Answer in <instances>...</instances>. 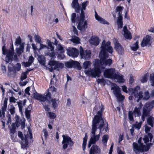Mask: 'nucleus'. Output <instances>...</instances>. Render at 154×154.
<instances>
[{"instance_id":"1","label":"nucleus","mask_w":154,"mask_h":154,"mask_svg":"<svg viewBox=\"0 0 154 154\" xmlns=\"http://www.w3.org/2000/svg\"><path fill=\"white\" fill-rule=\"evenodd\" d=\"M100 109L98 111L96 115L94 116L93 120L92 130L91 133L92 134L88 146L89 148L92 144H94L97 141L100 137V134L95 135L96 131L97 130V126L99 125L98 128L100 130V133L101 129L104 125L103 119L102 117V114L104 109V106L102 104L100 106V105H96L94 108V109L97 111L98 109Z\"/></svg>"},{"instance_id":"2","label":"nucleus","mask_w":154,"mask_h":154,"mask_svg":"<svg viewBox=\"0 0 154 154\" xmlns=\"http://www.w3.org/2000/svg\"><path fill=\"white\" fill-rule=\"evenodd\" d=\"M111 44V42L109 41L106 42L104 40L102 42L99 56L102 62L103 65L109 66L112 63V59H107L109 57V53L112 54L113 52V48Z\"/></svg>"},{"instance_id":"3","label":"nucleus","mask_w":154,"mask_h":154,"mask_svg":"<svg viewBox=\"0 0 154 154\" xmlns=\"http://www.w3.org/2000/svg\"><path fill=\"white\" fill-rule=\"evenodd\" d=\"M88 2L86 1L82 4V8H80L81 13L79 17H78L79 23L77 26L78 29L80 30H85L87 27V22L85 21V16L84 11L86 9Z\"/></svg>"},{"instance_id":"4","label":"nucleus","mask_w":154,"mask_h":154,"mask_svg":"<svg viewBox=\"0 0 154 154\" xmlns=\"http://www.w3.org/2000/svg\"><path fill=\"white\" fill-rule=\"evenodd\" d=\"M2 54L4 55H6L5 57V61L7 63L12 62L13 60L17 61L18 58L16 54H15L14 46L12 44L11 46L10 49L8 50L5 46V44L2 46Z\"/></svg>"},{"instance_id":"5","label":"nucleus","mask_w":154,"mask_h":154,"mask_svg":"<svg viewBox=\"0 0 154 154\" xmlns=\"http://www.w3.org/2000/svg\"><path fill=\"white\" fill-rule=\"evenodd\" d=\"M140 87L139 86H137L134 89L130 88L128 89L129 92L131 96H129V100H131L134 98L138 102L140 100H141L143 97V93L141 91L138 92V91L140 89Z\"/></svg>"},{"instance_id":"6","label":"nucleus","mask_w":154,"mask_h":154,"mask_svg":"<svg viewBox=\"0 0 154 154\" xmlns=\"http://www.w3.org/2000/svg\"><path fill=\"white\" fill-rule=\"evenodd\" d=\"M152 145V143H148L146 146L143 145H139L137 143L133 142V151L136 154H138L140 152L148 151L150 146Z\"/></svg>"},{"instance_id":"7","label":"nucleus","mask_w":154,"mask_h":154,"mask_svg":"<svg viewBox=\"0 0 154 154\" xmlns=\"http://www.w3.org/2000/svg\"><path fill=\"white\" fill-rule=\"evenodd\" d=\"M154 107V100L147 103L143 108L142 119L143 121L145 120V117L149 116L151 110Z\"/></svg>"},{"instance_id":"8","label":"nucleus","mask_w":154,"mask_h":154,"mask_svg":"<svg viewBox=\"0 0 154 154\" xmlns=\"http://www.w3.org/2000/svg\"><path fill=\"white\" fill-rule=\"evenodd\" d=\"M111 90H113V93L116 97L119 102H122L125 99V97L121 94V91L119 88L115 83H112L111 85Z\"/></svg>"},{"instance_id":"9","label":"nucleus","mask_w":154,"mask_h":154,"mask_svg":"<svg viewBox=\"0 0 154 154\" xmlns=\"http://www.w3.org/2000/svg\"><path fill=\"white\" fill-rule=\"evenodd\" d=\"M85 74L88 76L95 78L96 77H99L101 75V71L100 68H93L88 70L85 69L84 71Z\"/></svg>"},{"instance_id":"10","label":"nucleus","mask_w":154,"mask_h":154,"mask_svg":"<svg viewBox=\"0 0 154 154\" xmlns=\"http://www.w3.org/2000/svg\"><path fill=\"white\" fill-rule=\"evenodd\" d=\"M62 137V144L63 149H66L68 147H70L73 146L74 142L70 137L67 135H63Z\"/></svg>"},{"instance_id":"11","label":"nucleus","mask_w":154,"mask_h":154,"mask_svg":"<svg viewBox=\"0 0 154 154\" xmlns=\"http://www.w3.org/2000/svg\"><path fill=\"white\" fill-rule=\"evenodd\" d=\"M123 9V7L121 6H117L116 8V10L118 12V17L117 20L118 27L119 29L122 28L123 26V18L122 15V12Z\"/></svg>"},{"instance_id":"12","label":"nucleus","mask_w":154,"mask_h":154,"mask_svg":"<svg viewBox=\"0 0 154 154\" xmlns=\"http://www.w3.org/2000/svg\"><path fill=\"white\" fill-rule=\"evenodd\" d=\"M117 72L114 68H110L105 70L104 75L106 78L113 79L115 77Z\"/></svg>"},{"instance_id":"13","label":"nucleus","mask_w":154,"mask_h":154,"mask_svg":"<svg viewBox=\"0 0 154 154\" xmlns=\"http://www.w3.org/2000/svg\"><path fill=\"white\" fill-rule=\"evenodd\" d=\"M28 134L25 135V139L23 141V142L21 143V148L23 149H26V148L28 147V139L29 138L30 139H31L32 137V131L29 129H28Z\"/></svg>"},{"instance_id":"14","label":"nucleus","mask_w":154,"mask_h":154,"mask_svg":"<svg viewBox=\"0 0 154 154\" xmlns=\"http://www.w3.org/2000/svg\"><path fill=\"white\" fill-rule=\"evenodd\" d=\"M80 54L82 58L84 59L85 60H88L91 58V51L88 49L84 51L81 46Z\"/></svg>"},{"instance_id":"15","label":"nucleus","mask_w":154,"mask_h":154,"mask_svg":"<svg viewBox=\"0 0 154 154\" xmlns=\"http://www.w3.org/2000/svg\"><path fill=\"white\" fill-rule=\"evenodd\" d=\"M65 64L66 67H82L79 62L71 59L68 61L65 62Z\"/></svg>"},{"instance_id":"16","label":"nucleus","mask_w":154,"mask_h":154,"mask_svg":"<svg viewBox=\"0 0 154 154\" xmlns=\"http://www.w3.org/2000/svg\"><path fill=\"white\" fill-rule=\"evenodd\" d=\"M114 48L118 54L120 55H122L124 54V50L123 47L119 43L118 40H116L114 43Z\"/></svg>"},{"instance_id":"17","label":"nucleus","mask_w":154,"mask_h":154,"mask_svg":"<svg viewBox=\"0 0 154 154\" xmlns=\"http://www.w3.org/2000/svg\"><path fill=\"white\" fill-rule=\"evenodd\" d=\"M67 53L70 57H76L79 54V51L77 48H73L70 49H67Z\"/></svg>"},{"instance_id":"18","label":"nucleus","mask_w":154,"mask_h":154,"mask_svg":"<svg viewBox=\"0 0 154 154\" xmlns=\"http://www.w3.org/2000/svg\"><path fill=\"white\" fill-rule=\"evenodd\" d=\"M48 65L51 67H64V64L62 63H60L58 61L50 60L48 62Z\"/></svg>"},{"instance_id":"19","label":"nucleus","mask_w":154,"mask_h":154,"mask_svg":"<svg viewBox=\"0 0 154 154\" xmlns=\"http://www.w3.org/2000/svg\"><path fill=\"white\" fill-rule=\"evenodd\" d=\"M151 36L148 35H146L144 37L141 43V46L142 47H144L148 45L149 46L151 45V43L150 40L151 38Z\"/></svg>"},{"instance_id":"20","label":"nucleus","mask_w":154,"mask_h":154,"mask_svg":"<svg viewBox=\"0 0 154 154\" xmlns=\"http://www.w3.org/2000/svg\"><path fill=\"white\" fill-rule=\"evenodd\" d=\"M143 105L141 102H140L138 105L136 107L133 111V113L134 116H136L139 117L141 115L140 110L142 108Z\"/></svg>"},{"instance_id":"21","label":"nucleus","mask_w":154,"mask_h":154,"mask_svg":"<svg viewBox=\"0 0 154 154\" xmlns=\"http://www.w3.org/2000/svg\"><path fill=\"white\" fill-rule=\"evenodd\" d=\"M100 150L99 147L96 145H93L91 148L89 154H99Z\"/></svg>"},{"instance_id":"22","label":"nucleus","mask_w":154,"mask_h":154,"mask_svg":"<svg viewBox=\"0 0 154 154\" xmlns=\"http://www.w3.org/2000/svg\"><path fill=\"white\" fill-rule=\"evenodd\" d=\"M33 97L36 99L40 100L42 104L45 101V96L36 92L33 94Z\"/></svg>"},{"instance_id":"23","label":"nucleus","mask_w":154,"mask_h":154,"mask_svg":"<svg viewBox=\"0 0 154 154\" xmlns=\"http://www.w3.org/2000/svg\"><path fill=\"white\" fill-rule=\"evenodd\" d=\"M25 119H23V120L17 118L16 119V125L17 127L19 126L20 125H21V128L22 129H23L25 128Z\"/></svg>"},{"instance_id":"24","label":"nucleus","mask_w":154,"mask_h":154,"mask_svg":"<svg viewBox=\"0 0 154 154\" xmlns=\"http://www.w3.org/2000/svg\"><path fill=\"white\" fill-rule=\"evenodd\" d=\"M94 67H103V63L101 59L99 60L98 59H95L93 62Z\"/></svg>"},{"instance_id":"25","label":"nucleus","mask_w":154,"mask_h":154,"mask_svg":"<svg viewBox=\"0 0 154 154\" xmlns=\"http://www.w3.org/2000/svg\"><path fill=\"white\" fill-rule=\"evenodd\" d=\"M95 17L96 20L100 23L103 24H109V23L104 19L102 18L100 16H99L96 11H95Z\"/></svg>"},{"instance_id":"26","label":"nucleus","mask_w":154,"mask_h":154,"mask_svg":"<svg viewBox=\"0 0 154 154\" xmlns=\"http://www.w3.org/2000/svg\"><path fill=\"white\" fill-rule=\"evenodd\" d=\"M89 42L91 45H97L99 43V41L98 37L96 36L92 37L91 38Z\"/></svg>"},{"instance_id":"27","label":"nucleus","mask_w":154,"mask_h":154,"mask_svg":"<svg viewBox=\"0 0 154 154\" xmlns=\"http://www.w3.org/2000/svg\"><path fill=\"white\" fill-rule=\"evenodd\" d=\"M115 77L113 79H117V81L119 83H123L124 82V79L123 78V76L122 75L120 74L118 72H117Z\"/></svg>"},{"instance_id":"28","label":"nucleus","mask_w":154,"mask_h":154,"mask_svg":"<svg viewBox=\"0 0 154 154\" xmlns=\"http://www.w3.org/2000/svg\"><path fill=\"white\" fill-rule=\"evenodd\" d=\"M45 54V56H48L50 57L53 58H55V53L54 52V50H48L46 51Z\"/></svg>"},{"instance_id":"29","label":"nucleus","mask_w":154,"mask_h":154,"mask_svg":"<svg viewBox=\"0 0 154 154\" xmlns=\"http://www.w3.org/2000/svg\"><path fill=\"white\" fill-rule=\"evenodd\" d=\"M152 138V135L151 133H149L147 135H145L144 137L143 140L145 143H146L149 141H149L151 142Z\"/></svg>"},{"instance_id":"30","label":"nucleus","mask_w":154,"mask_h":154,"mask_svg":"<svg viewBox=\"0 0 154 154\" xmlns=\"http://www.w3.org/2000/svg\"><path fill=\"white\" fill-rule=\"evenodd\" d=\"M21 68H8V75L14 74L17 72L19 71Z\"/></svg>"},{"instance_id":"31","label":"nucleus","mask_w":154,"mask_h":154,"mask_svg":"<svg viewBox=\"0 0 154 154\" xmlns=\"http://www.w3.org/2000/svg\"><path fill=\"white\" fill-rule=\"evenodd\" d=\"M33 69H28L25 72H23L21 75V76L20 78V80L21 81H23V80L26 79L27 77V75L29 74V72L30 71L33 70Z\"/></svg>"},{"instance_id":"32","label":"nucleus","mask_w":154,"mask_h":154,"mask_svg":"<svg viewBox=\"0 0 154 154\" xmlns=\"http://www.w3.org/2000/svg\"><path fill=\"white\" fill-rule=\"evenodd\" d=\"M8 110L11 115H13L15 113V108L12 104H9L8 106Z\"/></svg>"},{"instance_id":"33","label":"nucleus","mask_w":154,"mask_h":154,"mask_svg":"<svg viewBox=\"0 0 154 154\" xmlns=\"http://www.w3.org/2000/svg\"><path fill=\"white\" fill-rule=\"evenodd\" d=\"M24 45H20V47L17 48L16 49V51L17 54L19 56H20L24 51Z\"/></svg>"},{"instance_id":"34","label":"nucleus","mask_w":154,"mask_h":154,"mask_svg":"<svg viewBox=\"0 0 154 154\" xmlns=\"http://www.w3.org/2000/svg\"><path fill=\"white\" fill-rule=\"evenodd\" d=\"M71 21L73 23H75L76 21H78V23H79V20L78 17H76V14L75 13H73L71 16Z\"/></svg>"},{"instance_id":"35","label":"nucleus","mask_w":154,"mask_h":154,"mask_svg":"<svg viewBox=\"0 0 154 154\" xmlns=\"http://www.w3.org/2000/svg\"><path fill=\"white\" fill-rule=\"evenodd\" d=\"M48 45L47 48L48 49H50L52 50H54V47L52 45L53 42H51L49 39H47Z\"/></svg>"},{"instance_id":"36","label":"nucleus","mask_w":154,"mask_h":154,"mask_svg":"<svg viewBox=\"0 0 154 154\" xmlns=\"http://www.w3.org/2000/svg\"><path fill=\"white\" fill-rule=\"evenodd\" d=\"M108 139L109 136L108 135H104L103 136L102 140L104 146H106V143Z\"/></svg>"},{"instance_id":"37","label":"nucleus","mask_w":154,"mask_h":154,"mask_svg":"<svg viewBox=\"0 0 154 154\" xmlns=\"http://www.w3.org/2000/svg\"><path fill=\"white\" fill-rule=\"evenodd\" d=\"M49 102L51 103L54 109H56L58 106V105L57 103V100L56 99H51L50 100V101Z\"/></svg>"},{"instance_id":"38","label":"nucleus","mask_w":154,"mask_h":154,"mask_svg":"<svg viewBox=\"0 0 154 154\" xmlns=\"http://www.w3.org/2000/svg\"><path fill=\"white\" fill-rule=\"evenodd\" d=\"M87 138L88 137L87 134H86L85 135V137L83 138V143H82V148L84 151L85 149Z\"/></svg>"},{"instance_id":"39","label":"nucleus","mask_w":154,"mask_h":154,"mask_svg":"<svg viewBox=\"0 0 154 154\" xmlns=\"http://www.w3.org/2000/svg\"><path fill=\"white\" fill-rule=\"evenodd\" d=\"M154 121V118L152 117H149L147 119V122L152 127H153V123Z\"/></svg>"},{"instance_id":"40","label":"nucleus","mask_w":154,"mask_h":154,"mask_svg":"<svg viewBox=\"0 0 154 154\" xmlns=\"http://www.w3.org/2000/svg\"><path fill=\"white\" fill-rule=\"evenodd\" d=\"M15 45L18 46L19 45H24L22 43L21 39L20 36H18L16 40L15 43Z\"/></svg>"},{"instance_id":"41","label":"nucleus","mask_w":154,"mask_h":154,"mask_svg":"<svg viewBox=\"0 0 154 154\" xmlns=\"http://www.w3.org/2000/svg\"><path fill=\"white\" fill-rule=\"evenodd\" d=\"M138 44V41H137L133 45V46L131 47V50L134 51H136L139 48Z\"/></svg>"},{"instance_id":"42","label":"nucleus","mask_w":154,"mask_h":154,"mask_svg":"<svg viewBox=\"0 0 154 154\" xmlns=\"http://www.w3.org/2000/svg\"><path fill=\"white\" fill-rule=\"evenodd\" d=\"M142 124V122H140L139 123L137 122H136L135 124L132 125V126L133 128L137 129L138 130H139L141 127Z\"/></svg>"},{"instance_id":"43","label":"nucleus","mask_w":154,"mask_h":154,"mask_svg":"<svg viewBox=\"0 0 154 154\" xmlns=\"http://www.w3.org/2000/svg\"><path fill=\"white\" fill-rule=\"evenodd\" d=\"M40 63L42 65H45V60L44 57L40 56L38 58Z\"/></svg>"},{"instance_id":"44","label":"nucleus","mask_w":154,"mask_h":154,"mask_svg":"<svg viewBox=\"0 0 154 154\" xmlns=\"http://www.w3.org/2000/svg\"><path fill=\"white\" fill-rule=\"evenodd\" d=\"M11 126L12 128L10 129V133L11 134L10 135L12 137V134H13L15 132L16 128L15 127V124L14 123L12 124Z\"/></svg>"},{"instance_id":"45","label":"nucleus","mask_w":154,"mask_h":154,"mask_svg":"<svg viewBox=\"0 0 154 154\" xmlns=\"http://www.w3.org/2000/svg\"><path fill=\"white\" fill-rule=\"evenodd\" d=\"M80 40L79 38L77 36H75L71 39L72 42L76 44H78L80 43Z\"/></svg>"},{"instance_id":"46","label":"nucleus","mask_w":154,"mask_h":154,"mask_svg":"<svg viewBox=\"0 0 154 154\" xmlns=\"http://www.w3.org/2000/svg\"><path fill=\"white\" fill-rule=\"evenodd\" d=\"M17 103L18 106L19 111L21 112V113L22 114L23 113L22 110L23 105L22 103V101L17 102Z\"/></svg>"},{"instance_id":"47","label":"nucleus","mask_w":154,"mask_h":154,"mask_svg":"<svg viewBox=\"0 0 154 154\" xmlns=\"http://www.w3.org/2000/svg\"><path fill=\"white\" fill-rule=\"evenodd\" d=\"M148 75L147 74H145L143 76L141 79H140V81L142 83H144L147 82V77Z\"/></svg>"},{"instance_id":"48","label":"nucleus","mask_w":154,"mask_h":154,"mask_svg":"<svg viewBox=\"0 0 154 154\" xmlns=\"http://www.w3.org/2000/svg\"><path fill=\"white\" fill-rule=\"evenodd\" d=\"M45 101L46 102L49 101H50V100L51 98V94L50 93L48 92V93L46 94L45 96Z\"/></svg>"},{"instance_id":"49","label":"nucleus","mask_w":154,"mask_h":154,"mask_svg":"<svg viewBox=\"0 0 154 154\" xmlns=\"http://www.w3.org/2000/svg\"><path fill=\"white\" fill-rule=\"evenodd\" d=\"M150 82L151 85L153 86H154V74L152 73L150 74Z\"/></svg>"},{"instance_id":"50","label":"nucleus","mask_w":154,"mask_h":154,"mask_svg":"<svg viewBox=\"0 0 154 154\" xmlns=\"http://www.w3.org/2000/svg\"><path fill=\"white\" fill-rule=\"evenodd\" d=\"M124 36L126 39H131L132 38L131 33L130 32L124 33Z\"/></svg>"},{"instance_id":"51","label":"nucleus","mask_w":154,"mask_h":154,"mask_svg":"<svg viewBox=\"0 0 154 154\" xmlns=\"http://www.w3.org/2000/svg\"><path fill=\"white\" fill-rule=\"evenodd\" d=\"M134 113L132 111H129L128 112V118L130 121L133 122L134 119L133 117V114Z\"/></svg>"},{"instance_id":"52","label":"nucleus","mask_w":154,"mask_h":154,"mask_svg":"<svg viewBox=\"0 0 154 154\" xmlns=\"http://www.w3.org/2000/svg\"><path fill=\"white\" fill-rule=\"evenodd\" d=\"M47 114L51 119H54L56 117V115L54 113L50 112H48Z\"/></svg>"},{"instance_id":"53","label":"nucleus","mask_w":154,"mask_h":154,"mask_svg":"<svg viewBox=\"0 0 154 154\" xmlns=\"http://www.w3.org/2000/svg\"><path fill=\"white\" fill-rule=\"evenodd\" d=\"M30 110H28L27 109H25V114L26 118L27 119H29L30 118Z\"/></svg>"},{"instance_id":"54","label":"nucleus","mask_w":154,"mask_h":154,"mask_svg":"<svg viewBox=\"0 0 154 154\" xmlns=\"http://www.w3.org/2000/svg\"><path fill=\"white\" fill-rule=\"evenodd\" d=\"M56 89L54 87H50L48 90V92L50 93L51 94V93H56Z\"/></svg>"},{"instance_id":"55","label":"nucleus","mask_w":154,"mask_h":154,"mask_svg":"<svg viewBox=\"0 0 154 154\" xmlns=\"http://www.w3.org/2000/svg\"><path fill=\"white\" fill-rule=\"evenodd\" d=\"M91 63L90 61H85L83 63V67H89L90 66Z\"/></svg>"},{"instance_id":"56","label":"nucleus","mask_w":154,"mask_h":154,"mask_svg":"<svg viewBox=\"0 0 154 154\" xmlns=\"http://www.w3.org/2000/svg\"><path fill=\"white\" fill-rule=\"evenodd\" d=\"M57 48L58 51H60V53H64L65 52L63 48L60 44L58 45Z\"/></svg>"},{"instance_id":"57","label":"nucleus","mask_w":154,"mask_h":154,"mask_svg":"<svg viewBox=\"0 0 154 154\" xmlns=\"http://www.w3.org/2000/svg\"><path fill=\"white\" fill-rule=\"evenodd\" d=\"M149 97V94L148 91H146L145 92L144 97L143 99L144 100H148Z\"/></svg>"},{"instance_id":"58","label":"nucleus","mask_w":154,"mask_h":154,"mask_svg":"<svg viewBox=\"0 0 154 154\" xmlns=\"http://www.w3.org/2000/svg\"><path fill=\"white\" fill-rule=\"evenodd\" d=\"M35 41L36 42L39 44H41V38L40 36L38 35H35Z\"/></svg>"},{"instance_id":"59","label":"nucleus","mask_w":154,"mask_h":154,"mask_svg":"<svg viewBox=\"0 0 154 154\" xmlns=\"http://www.w3.org/2000/svg\"><path fill=\"white\" fill-rule=\"evenodd\" d=\"M44 108L45 111L47 112V113L48 112H50V108L48 107V105H46L45 103V102H44L43 104H42Z\"/></svg>"},{"instance_id":"60","label":"nucleus","mask_w":154,"mask_h":154,"mask_svg":"<svg viewBox=\"0 0 154 154\" xmlns=\"http://www.w3.org/2000/svg\"><path fill=\"white\" fill-rule=\"evenodd\" d=\"M18 135L19 137H20L22 141H23L25 139V137L23 136L22 133L20 131H18Z\"/></svg>"},{"instance_id":"61","label":"nucleus","mask_w":154,"mask_h":154,"mask_svg":"<svg viewBox=\"0 0 154 154\" xmlns=\"http://www.w3.org/2000/svg\"><path fill=\"white\" fill-rule=\"evenodd\" d=\"M22 65H23L25 67H29L31 65L30 63L28 62H23L22 63Z\"/></svg>"},{"instance_id":"62","label":"nucleus","mask_w":154,"mask_h":154,"mask_svg":"<svg viewBox=\"0 0 154 154\" xmlns=\"http://www.w3.org/2000/svg\"><path fill=\"white\" fill-rule=\"evenodd\" d=\"M17 99H15L13 96L9 98V101L10 103H15Z\"/></svg>"},{"instance_id":"63","label":"nucleus","mask_w":154,"mask_h":154,"mask_svg":"<svg viewBox=\"0 0 154 154\" xmlns=\"http://www.w3.org/2000/svg\"><path fill=\"white\" fill-rule=\"evenodd\" d=\"M97 81L98 84L100 83H104L106 82L105 80L103 78L101 79H98L97 80Z\"/></svg>"},{"instance_id":"64","label":"nucleus","mask_w":154,"mask_h":154,"mask_svg":"<svg viewBox=\"0 0 154 154\" xmlns=\"http://www.w3.org/2000/svg\"><path fill=\"white\" fill-rule=\"evenodd\" d=\"M34 59L33 58V57L32 56H31L29 57V60H28V62H29V63H30L31 65L32 63L33 62V61L34 60Z\"/></svg>"}]
</instances>
